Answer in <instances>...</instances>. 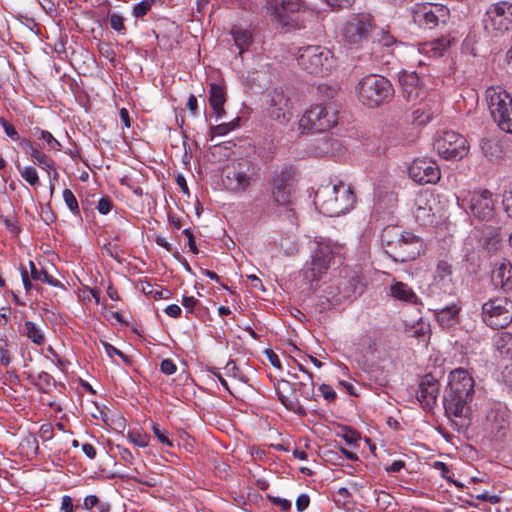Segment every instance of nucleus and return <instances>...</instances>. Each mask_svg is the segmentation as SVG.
I'll use <instances>...</instances> for the list:
<instances>
[{
  "label": "nucleus",
  "mask_w": 512,
  "mask_h": 512,
  "mask_svg": "<svg viewBox=\"0 0 512 512\" xmlns=\"http://www.w3.org/2000/svg\"><path fill=\"white\" fill-rule=\"evenodd\" d=\"M474 394V380L463 369H455L450 373L448 388L445 390L443 405L449 417L459 419L456 425L466 427L470 423L471 406Z\"/></svg>",
  "instance_id": "obj_1"
},
{
  "label": "nucleus",
  "mask_w": 512,
  "mask_h": 512,
  "mask_svg": "<svg viewBox=\"0 0 512 512\" xmlns=\"http://www.w3.org/2000/svg\"><path fill=\"white\" fill-rule=\"evenodd\" d=\"M314 203L323 215L336 217L353 207L355 195L351 188L342 182L326 184L316 191Z\"/></svg>",
  "instance_id": "obj_2"
},
{
  "label": "nucleus",
  "mask_w": 512,
  "mask_h": 512,
  "mask_svg": "<svg viewBox=\"0 0 512 512\" xmlns=\"http://www.w3.org/2000/svg\"><path fill=\"white\" fill-rule=\"evenodd\" d=\"M365 286V277L361 272L350 267H343L325 289L327 300L333 304L354 300L362 295Z\"/></svg>",
  "instance_id": "obj_3"
},
{
  "label": "nucleus",
  "mask_w": 512,
  "mask_h": 512,
  "mask_svg": "<svg viewBox=\"0 0 512 512\" xmlns=\"http://www.w3.org/2000/svg\"><path fill=\"white\" fill-rule=\"evenodd\" d=\"M508 418V410L503 404L489 402L482 405L478 415V422L483 437L496 441L504 439L509 428Z\"/></svg>",
  "instance_id": "obj_4"
},
{
  "label": "nucleus",
  "mask_w": 512,
  "mask_h": 512,
  "mask_svg": "<svg viewBox=\"0 0 512 512\" xmlns=\"http://www.w3.org/2000/svg\"><path fill=\"white\" fill-rule=\"evenodd\" d=\"M298 65L306 73L325 76L335 66V59L330 49L320 45H308L299 49Z\"/></svg>",
  "instance_id": "obj_5"
},
{
  "label": "nucleus",
  "mask_w": 512,
  "mask_h": 512,
  "mask_svg": "<svg viewBox=\"0 0 512 512\" xmlns=\"http://www.w3.org/2000/svg\"><path fill=\"white\" fill-rule=\"evenodd\" d=\"M357 93L363 105L374 108L388 102L394 94V89L387 78L368 75L358 83Z\"/></svg>",
  "instance_id": "obj_6"
},
{
  "label": "nucleus",
  "mask_w": 512,
  "mask_h": 512,
  "mask_svg": "<svg viewBox=\"0 0 512 512\" xmlns=\"http://www.w3.org/2000/svg\"><path fill=\"white\" fill-rule=\"evenodd\" d=\"M486 98L495 123L501 130L512 133V97L501 87H490Z\"/></svg>",
  "instance_id": "obj_7"
},
{
  "label": "nucleus",
  "mask_w": 512,
  "mask_h": 512,
  "mask_svg": "<svg viewBox=\"0 0 512 512\" xmlns=\"http://www.w3.org/2000/svg\"><path fill=\"white\" fill-rule=\"evenodd\" d=\"M485 32L499 37L512 29V4L507 1L493 3L487 9L483 20Z\"/></svg>",
  "instance_id": "obj_8"
},
{
  "label": "nucleus",
  "mask_w": 512,
  "mask_h": 512,
  "mask_svg": "<svg viewBox=\"0 0 512 512\" xmlns=\"http://www.w3.org/2000/svg\"><path fill=\"white\" fill-rule=\"evenodd\" d=\"M338 123V111L332 104H318L307 110L299 121L304 129L322 133Z\"/></svg>",
  "instance_id": "obj_9"
},
{
  "label": "nucleus",
  "mask_w": 512,
  "mask_h": 512,
  "mask_svg": "<svg viewBox=\"0 0 512 512\" xmlns=\"http://www.w3.org/2000/svg\"><path fill=\"white\" fill-rule=\"evenodd\" d=\"M482 319L492 329H502L512 322V301L505 296L489 299L482 305Z\"/></svg>",
  "instance_id": "obj_10"
},
{
  "label": "nucleus",
  "mask_w": 512,
  "mask_h": 512,
  "mask_svg": "<svg viewBox=\"0 0 512 512\" xmlns=\"http://www.w3.org/2000/svg\"><path fill=\"white\" fill-rule=\"evenodd\" d=\"M433 148L445 160H461L468 153L467 140L454 131H444L438 134Z\"/></svg>",
  "instance_id": "obj_11"
},
{
  "label": "nucleus",
  "mask_w": 512,
  "mask_h": 512,
  "mask_svg": "<svg viewBox=\"0 0 512 512\" xmlns=\"http://www.w3.org/2000/svg\"><path fill=\"white\" fill-rule=\"evenodd\" d=\"M374 29L375 24L371 14L359 13L352 15L344 23L341 33L346 43L357 45L367 41Z\"/></svg>",
  "instance_id": "obj_12"
},
{
  "label": "nucleus",
  "mask_w": 512,
  "mask_h": 512,
  "mask_svg": "<svg viewBox=\"0 0 512 512\" xmlns=\"http://www.w3.org/2000/svg\"><path fill=\"white\" fill-rule=\"evenodd\" d=\"M412 18L420 28L432 29L447 22L449 9L439 4L417 3L412 7Z\"/></svg>",
  "instance_id": "obj_13"
},
{
  "label": "nucleus",
  "mask_w": 512,
  "mask_h": 512,
  "mask_svg": "<svg viewBox=\"0 0 512 512\" xmlns=\"http://www.w3.org/2000/svg\"><path fill=\"white\" fill-rule=\"evenodd\" d=\"M339 249L338 246L332 245L330 242H319L317 248L312 255L310 267L305 270V279L310 283L318 282L322 275L325 274L329 268V263L334 254Z\"/></svg>",
  "instance_id": "obj_14"
},
{
  "label": "nucleus",
  "mask_w": 512,
  "mask_h": 512,
  "mask_svg": "<svg viewBox=\"0 0 512 512\" xmlns=\"http://www.w3.org/2000/svg\"><path fill=\"white\" fill-rule=\"evenodd\" d=\"M293 171L290 166H283L275 170L271 179V200L281 206H286L291 201V181Z\"/></svg>",
  "instance_id": "obj_15"
},
{
  "label": "nucleus",
  "mask_w": 512,
  "mask_h": 512,
  "mask_svg": "<svg viewBox=\"0 0 512 512\" xmlns=\"http://www.w3.org/2000/svg\"><path fill=\"white\" fill-rule=\"evenodd\" d=\"M470 214L479 219L488 221L494 214V201L489 190L474 191L468 200Z\"/></svg>",
  "instance_id": "obj_16"
},
{
  "label": "nucleus",
  "mask_w": 512,
  "mask_h": 512,
  "mask_svg": "<svg viewBox=\"0 0 512 512\" xmlns=\"http://www.w3.org/2000/svg\"><path fill=\"white\" fill-rule=\"evenodd\" d=\"M227 189L245 191L251 184V173L247 163H236L227 167L223 178Z\"/></svg>",
  "instance_id": "obj_17"
},
{
  "label": "nucleus",
  "mask_w": 512,
  "mask_h": 512,
  "mask_svg": "<svg viewBox=\"0 0 512 512\" xmlns=\"http://www.w3.org/2000/svg\"><path fill=\"white\" fill-rule=\"evenodd\" d=\"M423 246V240L419 236L412 232H407L395 250L391 251L390 257L396 262L411 261L420 255Z\"/></svg>",
  "instance_id": "obj_18"
},
{
  "label": "nucleus",
  "mask_w": 512,
  "mask_h": 512,
  "mask_svg": "<svg viewBox=\"0 0 512 512\" xmlns=\"http://www.w3.org/2000/svg\"><path fill=\"white\" fill-rule=\"evenodd\" d=\"M410 177L419 184L436 183L440 179V169L428 159H415L409 167Z\"/></svg>",
  "instance_id": "obj_19"
},
{
  "label": "nucleus",
  "mask_w": 512,
  "mask_h": 512,
  "mask_svg": "<svg viewBox=\"0 0 512 512\" xmlns=\"http://www.w3.org/2000/svg\"><path fill=\"white\" fill-rule=\"evenodd\" d=\"M270 117L281 123L286 124L292 117L290 98L283 90L275 89L270 95L269 106Z\"/></svg>",
  "instance_id": "obj_20"
},
{
  "label": "nucleus",
  "mask_w": 512,
  "mask_h": 512,
  "mask_svg": "<svg viewBox=\"0 0 512 512\" xmlns=\"http://www.w3.org/2000/svg\"><path fill=\"white\" fill-rule=\"evenodd\" d=\"M439 389V382L431 374H426L422 378L417 391V398L424 409L431 410L433 408L437 401Z\"/></svg>",
  "instance_id": "obj_21"
},
{
  "label": "nucleus",
  "mask_w": 512,
  "mask_h": 512,
  "mask_svg": "<svg viewBox=\"0 0 512 512\" xmlns=\"http://www.w3.org/2000/svg\"><path fill=\"white\" fill-rule=\"evenodd\" d=\"M293 379L292 388L295 393L306 400H315V384L313 375L310 372L304 371V375L294 374Z\"/></svg>",
  "instance_id": "obj_22"
},
{
  "label": "nucleus",
  "mask_w": 512,
  "mask_h": 512,
  "mask_svg": "<svg viewBox=\"0 0 512 512\" xmlns=\"http://www.w3.org/2000/svg\"><path fill=\"white\" fill-rule=\"evenodd\" d=\"M507 145L506 138L500 140L482 139L480 142L482 153L490 161L500 160L506 153Z\"/></svg>",
  "instance_id": "obj_23"
},
{
  "label": "nucleus",
  "mask_w": 512,
  "mask_h": 512,
  "mask_svg": "<svg viewBox=\"0 0 512 512\" xmlns=\"http://www.w3.org/2000/svg\"><path fill=\"white\" fill-rule=\"evenodd\" d=\"M453 267L446 260H439L434 274V283L445 292H452L453 289Z\"/></svg>",
  "instance_id": "obj_24"
},
{
  "label": "nucleus",
  "mask_w": 512,
  "mask_h": 512,
  "mask_svg": "<svg viewBox=\"0 0 512 512\" xmlns=\"http://www.w3.org/2000/svg\"><path fill=\"white\" fill-rule=\"evenodd\" d=\"M492 280L496 286H499L504 291L512 290V264L506 260L496 264Z\"/></svg>",
  "instance_id": "obj_25"
},
{
  "label": "nucleus",
  "mask_w": 512,
  "mask_h": 512,
  "mask_svg": "<svg viewBox=\"0 0 512 512\" xmlns=\"http://www.w3.org/2000/svg\"><path fill=\"white\" fill-rule=\"evenodd\" d=\"M408 231H403L398 226H387L383 229L381 233V242L383 247L385 248L386 253L390 256L391 251H394L395 248L400 243L401 239L406 236Z\"/></svg>",
  "instance_id": "obj_26"
},
{
  "label": "nucleus",
  "mask_w": 512,
  "mask_h": 512,
  "mask_svg": "<svg viewBox=\"0 0 512 512\" xmlns=\"http://www.w3.org/2000/svg\"><path fill=\"white\" fill-rule=\"evenodd\" d=\"M209 93V102L217 119L222 118L225 115L224 104L226 102L224 87L219 84L212 83L210 84Z\"/></svg>",
  "instance_id": "obj_27"
},
{
  "label": "nucleus",
  "mask_w": 512,
  "mask_h": 512,
  "mask_svg": "<svg viewBox=\"0 0 512 512\" xmlns=\"http://www.w3.org/2000/svg\"><path fill=\"white\" fill-rule=\"evenodd\" d=\"M399 82L402 85L404 96L408 100L419 96V77L416 72H401Z\"/></svg>",
  "instance_id": "obj_28"
},
{
  "label": "nucleus",
  "mask_w": 512,
  "mask_h": 512,
  "mask_svg": "<svg viewBox=\"0 0 512 512\" xmlns=\"http://www.w3.org/2000/svg\"><path fill=\"white\" fill-rule=\"evenodd\" d=\"M30 277L33 281L46 283L53 287L64 288V285L48 273L40 264H36L34 261H29Z\"/></svg>",
  "instance_id": "obj_29"
},
{
  "label": "nucleus",
  "mask_w": 512,
  "mask_h": 512,
  "mask_svg": "<svg viewBox=\"0 0 512 512\" xmlns=\"http://www.w3.org/2000/svg\"><path fill=\"white\" fill-rule=\"evenodd\" d=\"M390 295L394 299L410 304H416L418 302V297L415 292L407 284L400 281H395L390 286Z\"/></svg>",
  "instance_id": "obj_30"
},
{
  "label": "nucleus",
  "mask_w": 512,
  "mask_h": 512,
  "mask_svg": "<svg viewBox=\"0 0 512 512\" xmlns=\"http://www.w3.org/2000/svg\"><path fill=\"white\" fill-rule=\"evenodd\" d=\"M451 40L448 37H441L430 42L424 43L420 51L429 57L443 56L444 52L450 47Z\"/></svg>",
  "instance_id": "obj_31"
},
{
  "label": "nucleus",
  "mask_w": 512,
  "mask_h": 512,
  "mask_svg": "<svg viewBox=\"0 0 512 512\" xmlns=\"http://www.w3.org/2000/svg\"><path fill=\"white\" fill-rule=\"evenodd\" d=\"M459 307L452 304L438 310L437 320L443 327H450L456 322L459 313Z\"/></svg>",
  "instance_id": "obj_32"
},
{
  "label": "nucleus",
  "mask_w": 512,
  "mask_h": 512,
  "mask_svg": "<svg viewBox=\"0 0 512 512\" xmlns=\"http://www.w3.org/2000/svg\"><path fill=\"white\" fill-rule=\"evenodd\" d=\"M336 140L329 136L318 138L313 144V152L318 157H324L335 152Z\"/></svg>",
  "instance_id": "obj_33"
},
{
  "label": "nucleus",
  "mask_w": 512,
  "mask_h": 512,
  "mask_svg": "<svg viewBox=\"0 0 512 512\" xmlns=\"http://www.w3.org/2000/svg\"><path fill=\"white\" fill-rule=\"evenodd\" d=\"M338 436L343 438L347 445L360 446V442L363 441L366 445L369 446V448H376L375 445L371 444V440L369 438H362L360 433L351 429L350 427H343Z\"/></svg>",
  "instance_id": "obj_34"
},
{
  "label": "nucleus",
  "mask_w": 512,
  "mask_h": 512,
  "mask_svg": "<svg viewBox=\"0 0 512 512\" xmlns=\"http://www.w3.org/2000/svg\"><path fill=\"white\" fill-rule=\"evenodd\" d=\"M496 350L504 358H512V334L502 333L495 342Z\"/></svg>",
  "instance_id": "obj_35"
},
{
  "label": "nucleus",
  "mask_w": 512,
  "mask_h": 512,
  "mask_svg": "<svg viewBox=\"0 0 512 512\" xmlns=\"http://www.w3.org/2000/svg\"><path fill=\"white\" fill-rule=\"evenodd\" d=\"M231 33L236 46L239 48V54H242L252 43L251 32L244 29H233Z\"/></svg>",
  "instance_id": "obj_36"
},
{
  "label": "nucleus",
  "mask_w": 512,
  "mask_h": 512,
  "mask_svg": "<svg viewBox=\"0 0 512 512\" xmlns=\"http://www.w3.org/2000/svg\"><path fill=\"white\" fill-rule=\"evenodd\" d=\"M303 5V0H281V5L276 9L279 18L284 21L286 13L299 12Z\"/></svg>",
  "instance_id": "obj_37"
},
{
  "label": "nucleus",
  "mask_w": 512,
  "mask_h": 512,
  "mask_svg": "<svg viewBox=\"0 0 512 512\" xmlns=\"http://www.w3.org/2000/svg\"><path fill=\"white\" fill-rule=\"evenodd\" d=\"M278 398L281 403L290 411H293L299 415H306V410L303 406H301L296 398H291L289 396L284 395L280 388L277 389Z\"/></svg>",
  "instance_id": "obj_38"
},
{
  "label": "nucleus",
  "mask_w": 512,
  "mask_h": 512,
  "mask_svg": "<svg viewBox=\"0 0 512 512\" xmlns=\"http://www.w3.org/2000/svg\"><path fill=\"white\" fill-rule=\"evenodd\" d=\"M27 337L35 344L42 345L45 342L44 334L38 329L34 322L26 321L24 324Z\"/></svg>",
  "instance_id": "obj_39"
},
{
  "label": "nucleus",
  "mask_w": 512,
  "mask_h": 512,
  "mask_svg": "<svg viewBox=\"0 0 512 512\" xmlns=\"http://www.w3.org/2000/svg\"><path fill=\"white\" fill-rule=\"evenodd\" d=\"M238 124H239V118H236L234 121H231L228 123H221L219 125L212 126L210 128L211 137H214L215 135H220V136L225 135L228 132L235 129L238 126Z\"/></svg>",
  "instance_id": "obj_40"
},
{
  "label": "nucleus",
  "mask_w": 512,
  "mask_h": 512,
  "mask_svg": "<svg viewBox=\"0 0 512 512\" xmlns=\"http://www.w3.org/2000/svg\"><path fill=\"white\" fill-rule=\"evenodd\" d=\"M30 156L34 163L42 166V168L46 170L54 167V162L38 149H32Z\"/></svg>",
  "instance_id": "obj_41"
},
{
  "label": "nucleus",
  "mask_w": 512,
  "mask_h": 512,
  "mask_svg": "<svg viewBox=\"0 0 512 512\" xmlns=\"http://www.w3.org/2000/svg\"><path fill=\"white\" fill-rule=\"evenodd\" d=\"M19 172L22 178L28 182L31 186H36L39 184V177L36 169L32 166H27L24 168H20L18 166Z\"/></svg>",
  "instance_id": "obj_42"
},
{
  "label": "nucleus",
  "mask_w": 512,
  "mask_h": 512,
  "mask_svg": "<svg viewBox=\"0 0 512 512\" xmlns=\"http://www.w3.org/2000/svg\"><path fill=\"white\" fill-rule=\"evenodd\" d=\"M35 135L38 138L45 140L50 149L55 151L61 150L60 142L55 139L49 131L37 129Z\"/></svg>",
  "instance_id": "obj_43"
},
{
  "label": "nucleus",
  "mask_w": 512,
  "mask_h": 512,
  "mask_svg": "<svg viewBox=\"0 0 512 512\" xmlns=\"http://www.w3.org/2000/svg\"><path fill=\"white\" fill-rule=\"evenodd\" d=\"M63 199L69 208V210L74 215H80V209L78 205V201L74 195V193L70 189H64L63 191Z\"/></svg>",
  "instance_id": "obj_44"
},
{
  "label": "nucleus",
  "mask_w": 512,
  "mask_h": 512,
  "mask_svg": "<svg viewBox=\"0 0 512 512\" xmlns=\"http://www.w3.org/2000/svg\"><path fill=\"white\" fill-rule=\"evenodd\" d=\"M129 438L134 445L139 447H146L152 445L150 442L151 437L146 433L142 434L138 431H133L129 434Z\"/></svg>",
  "instance_id": "obj_45"
},
{
  "label": "nucleus",
  "mask_w": 512,
  "mask_h": 512,
  "mask_svg": "<svg viewBox=\"0 0 512 512\" xmlns=\"http://www.w3.org/2000/svg\"><path fill=\"white\" fill-rule=\"evenodd\" d=\"M318 455L326 462H331L334 465H342L340 462L342 456L337 450H319Z\"/></svg>",
  "instance_id": "obj_46"
},
{
  "label": "nucleus",
  "mask_w": 512,
  "mask_h": 512,
  "mask_svg": "<svg viewBox=\"0 0 512 512\" xmlns=\"http://www.w3.org/2000/svg\"><path fill=\"white\" fill-rule=\"evenodd\" d=\"M151 429L153 431L154 436L159 440V443L162 445L172 446L173 441H171L163 428H161L156 423H151Z\"/></svg>",
  "instance_id": "obj_47"
},
{
  "label": "nucleus",
  "mask_w": 512,
  "mask_h": 512,
  "mask_svg": "<svg viewBox=\"0 0 512 512\" xmlns=\"http://www.w3.org/2000/svg\"><path fill=\"white\" fill-rule=\"evenodd\" d=\"M152 0H142L137 3L133 8V15L137 18H141L147 14V12L151 9Z\"/></svg>",
  "instance_id": "obj_48"
},
{
  "label": "nucleus",
  "mask_w": 512,
  "mask_h": 512,
  "mask_svg": "<svg viewBox=\"0 0 512 512\" xmlns=\"http://www.w3.org/2000/svg\"><path fill=\"white\" fill-rule=\"evenodd\" d=\"M109 23L112 29L119 33H124L126 28L124 25V18L118 14L109 15Z\"/></svg>",
  "instance_id": "obj_49"
},
{
  "label": "nucleus",
  "mask_w": 512,
  "mask_h": 512,
  "mask_svg": "<svg viewBox=\"0 0 512 512\" xmlns=\"http://www.w3.org/2000/svg\"><path fill=\"white\" fill-rule=\"evenodd\" d=\"M0 124H1L5 134L9 138H11L12 140H19L20 136H19L17 130L9 121L5 120L4 118H0Z\"/></svg>",
  "instance_id": "obj_50"
},
{
  "label": "nucleus",
  "mask_w": 512,
  "mask_h": 512,
  "mask_svg": "<svg viewBox=\"0 0 512 512\" xmlns=\"http://www.w3.org/2000/svg\"><path fill=\"white\" fill-rule=\"evenodd\" d=\"M319 391L321 392L323 398L328 402L332 403L336 399V392L335 390L328 384H321L319 386Z\"/></svg>",
  "instance_id": "obj_51"
},
{
  "label": "nucleus",
  "mask_w": 512,
  "mask_h": 512,
  "mask_svg": "<svg viewBox=\"0 0 512 512\" xmlns=\"http://www.w3.org/2000/svg\"><path fill=\"white\" fill-rule=\"evenodd\" d=\"M431 216V208L423 207L420 203L417 204V208L415 210V217L418 221L425 222Z\"/></svg>",
  "instance_id": "obj_52"
},
{
  "label": "nucleus",
  "mask_w": 512,
  "mask_h": 512,
  "mask_svg": "<svg viewBox=\"0 0 512 512\" xmlns=\"http://www.w3.org/2000/svg\"><path fill=\"white\" fill-rule=\"evenodd\" d=\"M112 206V201L107 197H103L98 201L97 210L99 211V213L105 215L111 211Z\"/></svg>",
  "instance_id": "obj_53"
},
{
  "label": "nucleus",
  "mask_w": 512,
  "mask_h": 512,
  "mask_svg": "<svg viewBox=\"0 0 512 512\" xmlns=\"http://www.w3.org/2000/svg\"><path fill=\"white\" fill-rule=\"evenodd\" d=\"M160 369L166 375H172L177 370L175 363L171 359H164L160 364Z\"/></svg>",
  "instance_id": "obj_54"
},
{
  "label": "nucleus",
  "mask_w": 512,
  "mask_h": 512,
  "mask_svg": "<svg viewBox=\"0 0 512 512\" xmlns=\"http://www.w3.org/2000/svg\"><path fill=\"white\" fill-rule=\"evenodd\" d=\"M503 205L507 215L512 218V189L506 190L503 195Z\"/></svg>",
  "instance_id": "obj_55"
},
{
  "label": "nucleus",
  "mask_w": 512,
  "mask_h": 512,
  "mask_svg": "<svg viewBox=\"0 0 512 512\" xmlns=\"http://www.w3.org/2000/svg\"><path fill=\"white\" fill-rule=\"evenodd\" d=\"M21 277H22V282H23L25 291L27 293H29L33 288H35L37 290L39 289L38 286H34L32 284L33 280L31 279V277H29L27 270L23 267L21 268Z\"/></svg>",
  "instance_id": "obj_56"
},
{
  "label": "nucleus",
  "mask_w": 512,
  "mask_h": 512,
  "mask_svg": "<svg viewBox=\"0 0 512 512\" xmlns=\"http://www.w3.org/2000/svg\"><path fill=\"white\" fill-rule=\"evenodd\" d=\"M310 504V497L307 494H300L296 499V509L299 512H303L308 508Z\"/></svg>",
  "instance_id": "obj_57"
},
{
  "label": "nucleus",
  "mask_w": 512,
  "mask_h": 512,
  "mask_svg": "<svg viewBox=\"0 0 512 512\" xmlns=\"http://www.w3.org/2000/svg\"><path fill=\"white\" fill-rule=\"evenodd\" d=\"M414 115H415V120H418L419 124H425L427 122H429L432 117H433V113L428 111L427 113L423 110L421 111L420 108H418L417 110L414 111Z\"/></svg>",
  "instance_id": "obj_58"
},
{
  "label": "nucleus",
  "mask_w": 512,
  "mask_h": 512,
  "mask_svg": "<svg viewBox=\"0 0 512 512\" xmlns=\"http://www.w3.org/2000/svg\"><path fill=\"white\" fill-rule=\"evenodd\" d=\"M268 498L283 511H288L291 508V502L287 499L273 496H268Z\"/></svg>",
  "instance_id": "obj_59"
},
{
  "label": "nucleus",
  "mask_w": 512,
  "mask_h": 512,
  "mask_svg": "<svg viewBox=\"0 0 512 512\" xmlns=\"http://www.w3.org/2000/svg\"><path fill=\"white\" fill-rule=\"evenodd\" d=\"M379 42L383 45V46H386V47H390L392 46L393 44H396L397 43V40L396 38L391 35L389 32L387 31H382L381 32V37L379 38Z\"/></svg>",
  "instance_id": "obj_60"
},
{
  "label": "nucleus",
  "mask_w": 512,
  "mask_h": 512,
  "mask_svg": "<svg viewBox=\"0 0 512 512\" xmlns=\"http://www.w3.org/2000/svg\"><path fill=\"white\" fill-rule=\"evenodd\" d=\"M60 509L62 512H74V505L70 496L65 495L62 497Z\"/></svg>",
  "instance_id": "obj_61"
},
{
  "label": "nucleus",
  "mask_w": 512,
  "mask_h": 512,
  "mask_svg": "<svg viewBox=\"0 0 512 512\" xmlns=\"http://www.w3.org/2000/svg\"><path fill=\"white\" fill-rule=\"evenodd\" d=\"M101 252L102 254L107 255L111 258H118L117 247L115 245H112L111 243L105 244L101 248Z\"/></svg>",
  "instance_id": "obj_62"
},
{
  "label": "nucleus",
  "mask_w": 512,
  "mask_h": 512,
  "mask_svg": "<svg viewBox=\"0 0 512 512\" xmlns=\"http://www.w3.org/2000/svg\"><path fill=\"white\" fill-rule=\"evenodd\" d=\"M99 504V499L96 495H88L84 498L83 507L87 510H91Z\"/></svg>",
  "instance_id": "obj_63"
},
{
  "label": "nucleus",
  "mask_w": 512,
  "mask_h": 512,
  "mask_svg": "<svg viewBox=\"0 0 512 512\" xmlns=\"http://www.w3.org/2000/svg\"><path fill=\"white\" fill-rule=\"evenodd\" d=\"M503 378L506 385L512 389V363L505 367L503 371Z\"/></svg>",
  "instance_id": "obj_64"
}]
</instances>
